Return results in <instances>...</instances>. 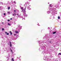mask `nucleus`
Returning <instances> with one entry per match:
<instances>
[{"label": "nucleus", "mask_w": 61, "mask_h": 61, "mask_svg": "<svg viewBox=\"0 0 61 61\" xmlns=\"http://www.w3.org/2000/svg\"><path fill=\"white\" fill-rule=\"evenodd\" d=\"M20 7H21V6H20Z\"/></svg>", "instance_id": "nucleus-54"}, {"label": "nucleus", "mask_w": 61, "mask_h": 61, "mask_svg": "<svg viewBox=\"0 0 61 61\" xmlns=\"http://www.w3.org/2000/svg\"><path fill=\"white\" fill-rule=\"evenodd\" d=\"M10 21V20H8V21Z\"/></svg>", "instance_id": "nucleus-38"}, {"label": "nucleus", "mask_w": 61, "mask_h": 61, "mask_svg": "<svg viewBox=\"0 0 61 61\" xmlns=\"http://www.w3.org/2000/svg\"><path fill=\"white\" fill-rule=\"evenodd\" d=\"M14 61L13 60V61Z\"/></svg>", "instance_id": "nucleus-58"}, {"label": "nucleus", "mask_w": 61, "mask_h": 61, "mask_svg": "<svg viewBox=\"0 0 61 61\" xmlns=\"http://www.w3.org/2000/svg\"><path fill=\"white\" fill-rule=\"evenodd\" d=\"M5 15V13H4V15Z\"/></svg>", "instance_id": "nucleus-35"}, {"label": "nucleus", "mask_w": 61, "mask_h": 61, "mask_svg": "<svg viewBox=\"0 0 61 61\" xmlns=\"http://www.w3.org/2000/svg\"><path fill=\"white\" fill-rule=\"evenodd\" d=\"M50 29V28L48 27V29Z\"/></svg>", "instance_id": "nucleus-34"}, {"label": "nucleus", "mask_w": 61, "mask_h": 61, "mask_svg": "<svg viewBox=\"0 0 61 61\" xmlns=\"http://www.w3.org/2000/svg\"><path fill=\"white\" fill-rule=\"evenodd\" d=\"M18 26L19 27H20V25H18Z\"/></svg>", "instance_id": "nucleus-24"}, {"label": "nucleus", "mask_w": 61, "mask_h": 61, "mask_svg": "<svg viewBox=\"0 0 61 61\" xmlns=\"http://www.w3.org/2000/svg\"><path fill=\"white\" fill-rule=\"evenodd\" d=\"M20 8L21 9H23V7H21Z\"/></svg>", "instance_id": "nucleus-22"}, {"label": "nucleus", "mask_w": 61, "mask_h": 61, "mask_svg": "<svg viewBox=\"0 0 61 61\" xmlns=\"http://www.w3.org/2000/svg\"><path fill=\"white\" fill-rule=\"evenodd\" d=\"M10 34H11V35H12V33H10Z\"/></svg>", "instance_id": "nucleus-46"}, {"label": "nucleus", "mask_w": 61, "mask_h": 61, "mask_svg": "<svg viewBox=\"0 0 61 61\" xmlns=\"http://www.w3.org/2000/svg\"><path fill=\"white\" fill-rule=\"evenodd\" d=\"M14 25H16V23L15 22L14 23Z\"/></svg>", "instance_id": "nucleus-19"}, {"label": "nucleus", "mask_w": 61, "mask_h": 61, "mask_svg": "<svg viewBox=\"0 0 61 61\" xmlns=\"http://www.w3.org/2000/svg\"><path fill=\"white\" fill-rule=\"evenodd\" d=\"M42 43H44V41H43Z\"/></svg>", "instance_id": "nucleus-47"}, {"label": "nucleus", "mask_w": 61, "mask_h": 61, "mask_svg": "<svg viewBox=\"0 0 61 61\" xmlns=\"http://www.w3.org/2000/svg\"><path fill=\"white\" fill-rule=\"evenodd\" d=\"M2 24H4V22H2Z\"/></svg>", "instance_id": "nucleus-52"}, {"label": "nucleus", "mask_w": 61, "mask_h": 61, "mask_svg": "<svg viewBox=\"0 0 61 61\" xmlns=\"http://www.w3.org/2000/svg\"><path fill=\"white\" fill-rule=\"evenodd\" d=\"M23 15H24V16H25V17H26L27 16V15H25V13H24Z\"/></svg>", "instance_id": "nucleus-6"}, {"label": "nucleus", "mask_w": 61, "mask_h": 61, "mask_svg": "<svg viewBox=\"0 0 61 61\" xmlns=\"http://www.w3.org/2000/svg\"><path fill=\"white\" fill-rule=\"evenodd\" d=\"M5 34H7V32H5Z\"/></svg>", "instance_id": "nucleus-44"}, {"label": "nucleus", "mask_w": 61, "mask_h": 61, "mask_svg": "<svg viewBox=\"0 0 61 61\" xmlns=\"http://www.w3.org/2000/svg\"><path fill=\"white\" fill-rule=\"evenodd\" d=\"M52 6H53V5H52V4H50V5L49 7H52Z\"/></svg>", "instance_id": "nucleus-9"}, {"label": "nucleus", "mask_w": 61, "mask_h": 61, "mask_svg": "<svg viewBox=\"0 0 61 61\" xmlns=\"http://www.w3.org/2000/svg\"><path fill=\"white\" fill-rule=\"evenodd\" d=\"M27 9L28 10H30V7H29L28 6L27 7Z\"/></svg>", "instance_id": "nucleus-10"}, {"label": "nucleus", "mask_w": 61, "mask_h": 61, "mask_svg": "<svg viewBox=\"0 0 61 61\" xmlns=\"http://www.w3.org/2000/svg\"><path fill=\"white\" fill-rule=\"evenodd\" d=\"M9 44H10V45L11 44V42H10V43H9Z\"/></svg>", "instance_id": "nucleus-25"}, {"label": "nucleus", "mask_w": 61, "mask_h": 61, "mask_svg": "<svg viewBox=\"0 0 61 61\" xmlns=\"http://www.w3.org/2000/svg\"><path fill=\"white\" fill-rule=\"evenodd\" d=\"M54 16H55L53 17V19H54V18H55V17Z\"/></svg>", "instance_id": "nucleus-37"}, {"label": "nucleus", "mask_w": 61, "mask_h": 61, "mask_svg": "<svg viewBox=\"0 0 61 61\" xmlns=\"http://www.w3.org/2000/svg\"><path fill=\"white\" fill-rule=\"evenodd\" d=\"M42 44H41V43H39V46H41L42 47V49H45V46H42Z\"/></svg>", "instance_id": "nucleus-1"}, {"label": "nucleus", "mask_w": 61, "mask_h": 61, "mask_svg": "<svg viewBox=\"0 0 61 61\" xmlns=\"http://www.w3.org/2000/svg\"><path fill=\"white\" fill-rule=\"evenodd\" d=\"M52 15H55V13H53L52 14Z\"/></svg>", "instance_id": "nucleus-23"}, {"label": "nucleus", "mask_w": 61, "mask_h": 61, "mask_svg": "<svg viewBox=\"0 0 61 61\" xmlns=\"http://www.w3.org/2000/svg\"><path fill=\"white\" fill-rule=\"evenodd\" d=\"M19 58H20V57L19 58Z\"/></svg>", "instance_id": "nucleus-56"}, {"label": "nucleus", "mask_w": 61, "mask_h": 61, "mask_svg": "<svg viewBox=\"0 0 61 61\" xmlns=\"http://www.w3.org/2000/svg\"><path fill=\"white\" fill-rule=\"evenodd\" d=\"M10 33H11V31H10Z\"/></svg>", "instance_id": "nucleus-51"}, {"label": "nucleus", "mask_w": 61, "mask_h": 61, "mask_svg": "<svg viewBox=\"0 0 61 61\" xmlns=\"http://www.w3.org/2000/svg\"><path fill=\"white\" fill-rule=\"evenodd\" d=\"M15 32L16 33H17V34H18V32L17 31H15Z\"/></svg>", "instance_id": "nucleus-12"}, {"label": "nucleus", "mask_w": 61, "mask_h": 61, "mask_svg": "<svg viewBox=\"0 0 61 61\" xmlns=\"http://www.w3.org/2000/svg\"><path fill=\"white\" fill-rule=\"evenodd\" d=\"M1 3L2 4V5H3V2H1Z\"/></svg>", "instance_id": "nucleus-41"}, {"label": "nucleus", "mask_w": 61, "mask_h": 61, "mask_svg": "<svg viewBox=\"0 0 61 61\" xmlns=\"http://www.w3.org/2000/svg\"><path fill=\"white\" fill-rule=\"evenodd\" d=\"M24 6H25V9H26V6H27V4H25L24 5Z\"/></svg>", "instance_id": "nucleus-7"}, {"label": "nucleus", "mask_w": 61, "mask_h": 61, "mask_svg": "<svg viewBox=\"0 0 61 61\" xmlns=\"http://www.w3.org/2000/svg\"><path fill=\"white\" fill-rule=\"evenodd\" d=\"M19 60L20 61H21V59H20Z\"/></svg>", "instance_id": "nucleus-49"}, {"label": "nucleus", "mask_w": 61, "mask_h": 61, "mask_svg": "<svg viewBox=\"0 0 61 61\" xmlns=\"http://www.w3.org/2000/svg\"><path fill=\"white\" fill-rule=\"evenodd\" d=\"M8 25H10L11 24H10V23H8Z\"/></svg>", "instance_id": "nucleus-16"}, {"label": "nucleus", "mask_w": 61, "mask_h": 61, "mask_svg": "<svg viewBox=\"0 0 61 61\" xmlns=\"http://www.w3.org/2000/svg\"><path fill=\"white\" fill-rule=\"evenodd\" d=\"M10 47H11L12 46V44H10Z\"/></svg>", "instance_id": "nucleus-27"}, {"label": "nucleus", "mask_w": 61, "mask_h": 61, "mask_svg": "<svg viewBox=\"0 0 61 61\" xmlns=\"http://www.w3.org/2000/svg\"><path fill=\"white\" fill-rule=\"evenodd\" d=\"M17 15H18V14H17Z\"/></svg>", "instance_id": "nucleus-53"}, {"label": "nucleus", "mask_w": 61, "mask_h": 61, "mask_svg": "<svg viewBox=\"0 0 61 61\" xmlns=\"http://www.w3.org/2000/svg\"><path fill=\"white\" fill-rule=\"evenodd\" d=\"M56 31L54 32L53 33V34H55V33H56Z\"/></svg>", "instance_id": "nucleus-17"}, {"label": "nucleus", "mask_w": 61, "mask_h": 61, "mask_svg": "<svg viewBox=\"0 0 61 61\" xmlns=\"http://www.w3.org/2000/svg\"><path fill=\"white\" fill-rule=\"evenodd\" d=\"M14 60V59L12 58V60Z\"/></svg>", "instance_id": "nucleus-43"}, {"label": "nucleus", "mask_w": 61, "mask_h": 61, "mask_svg": "<svg viewBox=\"0 0 61 61\" xmlns=\"http://www.w3.org/2000/svg\"><path fill=\"white\" fill-rule=\"evenodd\" d=\"M7 35H9V33H7Z\"/></svg>", "instance_id": "nucleus-26"}, {"label": "nucleus", "mask_w": 61, "mask_h": 61, "mask_svg": "<svg viewBox=\"0 0 61 61\" xmlns=\"http://www.w3.org/2000/svg\"><path fill=\"white\" fill-rule=\"evenodd\" d=\"M58 5H59L58 4H56L55 6V7L56 8H59V6Z\"/></svg>", "instance_id": "nucleus-5"}, {"label": "nucleus", "mask_w": 61, "mask_h": 61, "mask_svg": "<svg viewBox=\"0 0 61 61\" xmlns=\"http://www.w3.org/2000/svg\"><path fill=\"white\" fill-rule=\"evenodd\" d=\"M43 59H44V60H46V58L45 57V58H43Z\"/></svg>", "instance_id": "nucleus-18"}, {"label": "nucleus", "mask_w": 61, "mask_h": 61, "mask_svg": "<svg viewBox=\"0 0 61 61\" xmlns=\"http://www.w3.org/2000/svg\"><path fill=\"white\" fill-rule=\"evenodd\" d=\"M48 4H49V3H48Z\"/></svg>", "instance_id": "nucleus-57"}, {"label": "nucleus", "mask_w": 61, "mask_h": 61, "mask_svg": "<svg viewBox=\"0 0 61 61\" xmlns=\"http://www.w3.org/2000/svg\"><path fill=\"white\" fill-rule=\"evenodd\" d=\"M45 51H46V50H45V51H42V52L43 53H45Z\"/></svg>", "instance_id": "nucleus-14"}, {"label": "nucleus", "mask_w": 61, "mask_h": 61, "mask_svg": "<svg viewBox=\"0 0 61 61\" xmlns=\"http://www.w3.org/2000/svg\"><path fill=\"white\" fill-rule=\"evenodd\" d=\"M7 13H8V14H10V12H8Z\"/></svg>", "instance_id": "nucleus-30"}, {"label": "nucleus", "mask_w": 61, "mask_h": 61, "mask_svg": "<svg viewBox=\"0 0 61 61\" xmlns=\"http://www.w3.org/2000/svg\"><path fill=\"white\" fill-rule=\"evenodd\" d=\"M11 52H12V53H13V51H12V50L11 49Z\"/></svg>", "instance_id": "nucleus-32"}, {"label": "nucleus", "mask_w": 61, "mask_h": 61, "mask_svg": "<svg viewBox=\"0 0 61 61\" xmlns=\"http://www.w3.org/2000/svg\"><path fill=\"white\" fill-rule=\"evenodd\" d=\"M14 36H16V34H15L14 35Z\"/></svg>", "instance_id": "nucleus-31"}, {"label": "nucleus", "mask_w": 61, "mask_h": 61, "mask_svg": "<svg viewBox=\"0 0 61 61\" xmlns=\"http://www.w3.org/2000/svg\"><path fill=\"white\" fill-rule=\"evenodd\" d=\"M14 13V14H15V13Z\"/></svg>", "instance_id": "nucleus-55"}, {"label": "nucleus", "mask_w": 61, "mask_h": 61, "mask_svg": "<svg viewBox=\"0 0 61 61\" xmlns=\"http://www.w3.org/2000/svg\"><path fill=\"white\" fill-rule=\"evenodd\" d=\"M25 10H22V11H21V12H23V14H25Z\"/></svg>", "instance_id": "nucleus-3"}, {"label": "nucleus", "mask_w": 61, "mask_h": 61, "mask_svg": "<svg viewBox=\"0 0 61 61\" xmlns=\"http://www.w3.org/2000/svg\"><path fill=\"white\" fill-rule=\"evenodd\" d=\"M14 3H15V4H16V3H15V1H14Z\"/></svg>", "instance_id": "nucleus-28"}, {"label": "nucleus", "mask_w": 61, "mask_h": 61, "mask_svg": "<svg viewBox=\"0 0 61 61\" xmlns=\"http://www.w3.org/2000/svg\"><path fill=\"white\" fill-rule=\"evenodd\" d=\"M14 12H16V10H14Z\"/></svg>", "instance_id": "nucleus-39"}, {"label": "nucleus", "mask_w": 61, "mask_h": 61, "mask_svg": "<svg viewBox=\"0 0 61 61\" xmlns=\"http://www.w3.org/2000/svg\"><path fill=\"white\" fill-rule=\"evenodd\" d=\"M12 18H11L10 19V20H12Z\"/></svg>", "instance_id": "nucleus-45"}, {"label": "nucleus", "mask_w": 61, "mask_h": 61, "mask_svg": "<svg viewBox=\"0 0 61 61\" xmlns=\"http://www.w3.org/2000/svg\"><path fill=\"white\" fill-rule=\"evenodd\" d=\"M18 17H19L20 18H22V20L23 19H24V20H25V18H23V17L22 16H21V15H18Z\"/></svg>", "instance_id": "nucleus-2"}, {"label": "nucleus", "mask_w": 61, "mask_h": 61, "mask_svg": "<svg viewBox=\"0 0 61 61\" xmlns=\"http://www.w3.org/2000/svg\"><path fill=\"white\" fill-rule=\"evenodd\" d=\"M58 19H60V16H58Z\"/></svg>", "instance_id": "nucleus-20"}, {"label": "nucleus", "mask_w": 61, "mask_h": 61, "mask_svg": "<svg viewBox=\"0 0 61 61\" xmlns=\"http://www.w3.org/2000/svg\"><path fill=\"white\" fill-rule=\"evenodd\" d=\"M56 8H54V9H52L51 8H50L49 9V10H51L52 11H54V10H56Z\"/></svg>", "instance_id": "nucleus-4"}, {"label": "nucleus", "mask_w": 61, "mask_h": 61, "mask_svg": "<svg viewBox=\"0 0 61 61\" xmlns=\"http://www.w3.org/2000/svg\"><path fill=\"white\" fill-rule=\"evenodd\" d=\"M41 49V48H40L39 50H40V51H41V50H42V49Z\"/></svg>", "instance_id": "nucleus-15"}, {"label": "nucleus", "mask_w": 61, "mask_h": 61, "mask_svg": "<svg viewBox=\"0 0 61 61\" xmlns=\"http://www.w3.org/2000/svg\"><path fill=\"white\" fill-rule=\"evenodd\" d=\"M26 3V4H27V3Z\"/></svg>", "instance_id": "nucleus-61"}, {"label": "nucleus", "mask_w": 61, "mask_h": 61, "mask_svg": "<svg viewBox=\"0 0 61 61\" xmlns=\"http://www.w3.org/2000/svg\"><path fill=\"white\" fill-rule=\"evenodd\" d=\"M59 7H60V6H61V5H59Z\"/></svg>", "instance_id": "nucleus-42"}, {"label": "nucleus", "mask_w": 61, "mask_h": 61, "mask_svg": "<svg viewBox=\"0 0 61 61\" xmlns=\"http://www.w3.org/2000/svg\"><path fill=\"white\" fill-rule=\"evenodd\" d=\"M0 8H1V7H0Z\"/></svg>", "instance_id": "nucleus-50"}, {"label": "nucleus", "mask_w": 61, "mask_h": 61, "mask_svg": "<svg viewBox=\"0 0 61 61\" xmlns=\"http://www.w3.org/2000/svg\"><path fill=\"white\" fill-rule=\"evenodd\" d=\"M15 15H16V14H15Z\"/></svg>", "instance_id": "nucleus-48"}, {"label": "nucleus", "mask_w": 61, "mask_h": 61, "mask_svg": "<svg viewBox=\"0 0 61 61\" xmlns=\"http://www.w3.org/2000/svg\"><path fill=\"white\" fill-rule=\"evenodd\" d=\"M49 43H51V41H49Z\"/></svg>", "instance_id": "nucleus-33"}, {"label": "nucleus", "mask_w": 61, "mask_h": 61, "mask_svg": "<svg viewBox=\"0 0 61 61\" xmlns=\"http://www.w3.org/2000/svg\"><path fill=\"white\" fill-rule=\"evenodd\" d=\"M8 10H9V9H10V7H9L8 8Z\"/></svg>", "instance_id": "nucleus-13"}, {"label": "nucleus", "mask_w": 61, "mask_h": 61, "mask_svg": "<svg viewBox=\"0 0 61 61\" xmlns=\"http://www.w3.org/2000/svg\"><path fill=\"white\" fill-rule=\"evenodd\" d=\"M51 13V12H50V11H47V13H48V14H49V13Z\"/></svg>", "instance_id": "nucleus-11"}, {"label": "nucleus", "mask_w": 61, "mask_h": 61, "mask_svg": "<svg viewBox=\"0 0 61 61\" xmlns=\"http://www.w3.org/2000/svg\"><path fill=\"white\" fill-rule=\"evenodd\" d=\"M2 30H4V29H2Z\"/></svg>", "instance_id": "nucleus-36"}, {"label": "nucleus", "mask_w": 61, "mask_h": 61, "mask_svg": "<svg viewBox=\"0 0 61 61\" xmlns=\"http://www.w3.org/2000/svg\"><path fill=\"white\" fill-rule=\"evenodd\" d=\"M58 54H58V55H61V53H59Z\"/></svg>", "instance_id": "nucleus-21"}, {"label": "nucleus", "mask_w": 61, "mask_h": 61, "mask_svg": "<svg viewBox=\"0 0 61 61\" xmlns=\"http://www.w3.org/2000/svg\"><path fill=\"white\" fill-rule=\"evenodd\" d=\"M17 58H18V57H17Z\"/></svg>", "instance_id": "nucleus-60"}, {"label": "nucleus", "mask_w": 61, "mask_h": 61, "mask_svg": "<svg viewBox=\"0 0 61 61\" xmlns=\"http://www.w3.org/2000/svg\"><path fill=\"white\" fill-rule=\"evenodd\" d=\"M13 16H15V14H13Z\"/></svg>", "instance_id": "nucleus-40"}, {"label": "nucleus", "mask_w": 61, "mask_h": 61, "mask_svg": "<svg viewBox=\"0 0 61 61\" xmlns=\"http://www.w3.org/2000/svg\"><path fill=\"white\" fill-rule=\"evenodd\" d=\"M52 14H53V12H52Z\"/></svg>", "instance_id": "nucleus-59"}, {"label": "nucleus", "mask_w": 61, "mask_h": 61, "mask_svg": "<svg viewBox=\"0 0 61 61\" xmlns=\"http://www.w3.org/2000/svg\"><path fill=\"white\" fill-rule=\"evenodd\" d=\"M8 4H9V1L8 2Z\"/></svg>", "instance_id": "nucleus-29"}, {"label": "nucleus", "mask_w": 61, "mask_h": 61, "mask_svg": "<svg viewBox=\"0 0 61 61\" xmlns=\"http://www.w3.org/2000/svg\"><path fill=\"white\" fill-rule=\"evenodd\" d=\"M46 37H44L43 38V39H46V40L47 41V40H48V39H46Z\"/></svg>", "instance_id": "nucleus-8"}]
</instances>
